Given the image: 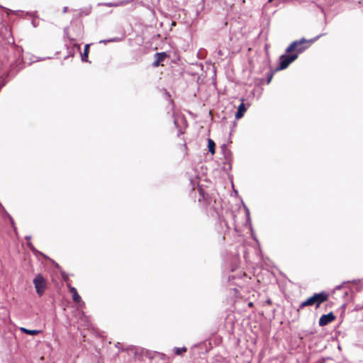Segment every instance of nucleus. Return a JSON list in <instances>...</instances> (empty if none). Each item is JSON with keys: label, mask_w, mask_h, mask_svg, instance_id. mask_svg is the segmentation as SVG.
I'll use <instances>...</instances> for the list:
<instances>
[{"label": "nucleus", "mask_w": 363, "mask_h": 363, "mask_svg": "<svg viewBox=\"0 0 363 363\" xmlns=\"http://www.w3.org/2000/svg\"><path fill=\"white\" fill-rule=\"evenodd\" d=\"M335 318L334 314L330 312L328 314L323 315L319 319V325L325 326L328 323H331Z\"/></svg>", "instance_id": "obj_5"}, {"label": "nucleus", "mask_w": 363, "mask_h": 363, "mask_svg": "<svg viewBox=\"0 0 363 363\" xmlns=\"http://www.w3.org/2000/svg\"><path fill=\"white\" fill-rule=\"evenodd\" d=\"M67 7H65L64 9H63V12L65 13L67 12Z\"/></svg>", "instance_id": "obj_18"}, {"label": "nucleus", "mask_w": 363, "mask_h": 363, "mask_svg": "<svg viewBox=\"0 0 363 363\" xmlns=\"http://www.w3.org/2000/svg\"><path fill=\"white\" fill-rule=\"evenodd\" d=\"M69 290L70 293L72 294V299L76 303H79L82 301L81 296L79 295L77 289L71 286L70 285H68Z\"/></svg>", "instance_id": "obj_7"}, {"label": "nucleus", "mask_w": 363, "mask_h": 363, "mask_svg": "<svg viewBox=\"0 0 363 363\" xmlns=\"http://www.w3.org/2000/svg\"><path fill=\"white\" fill-rule=\"evenodd\" d=\"M124 36L122 37H115L113 38L107 39V40H101L99 41V43L106 44L107 43H117L121 42L123 40Z\"/></svg>", "instance_id": "obj_9"}, {"label": "nucleus", "mask_w": 363, "mask_h": 363, "mask_svg": "<svg viewBox=\"0 0 363 363\" xmlns=\"http://www.w3.org/2000/svg\"><path fill=\"white\" fill-rule=\"evenodd\" d=\"M246 211H247V215H249V210L247 208H246Z\"/></svg>", "instance_id": "obj_21"}, {"label": "nucleus", "mask_w": 363, "mask_h": 363, "mask_svg": "<svg viewBox=\"0 0 363 363\" xmlns=\"http://www.w3.org/2000/svg\"><path fill=\"white\" fill-rule=\"evenodd\" d=\"M218 55H222V52L220 50L218 51Z\"/></svg>", "instance_id": "obj_20"}, {"label": "nucleus", "mask_w": 363, "mask_h": 363, "mask_svg": "<svg viewBox=\"0 0 363 363\" xmlns=\"http://www.w3.org/2000/svg\"><path fill=\"white\" fill-rule=\"evenodd\" d=\"M89 44H86L84 47V52L82 54V60L84 61V62H87V58H88V54H89Z\"/></svg>", "instance_id": "obj_12"}, {"label": "nucleus", "mask_w": 363, "mask_h": 363, "mask_svg": "<svg viewBox=\"0 0 363 363\" xmlns=\"http://www.w3.org/2000/svg\"><path fill=\"white\" fill-rule=\"evenodd\" d=\"M246 110H247V108L245 107V104L241 103L238 108L237 112L235 113V118H237V119L241 118L244 116V113H245Z\"/></svg>", "instance_id": "obj_8"}, {"label": "nucleus", "mask_w": 363, "mask_h": 363, "mask_svg": "<svg viewBox=\"0 0 363 363\" xmlns=\"http://www.w3.org/2000/svg\"><path fill=\"white\" fill-rule=\"evenodd\" d=\"M186 347H175L174 348V353L177 354V355H181L184 352H185L186 351Z\"/></svg>", "instance_id": "obj_13"}, {"label": "nucleus", "mask_w": 363, "mask_h": 363, "mask_svg": "<svg viewBox=\"0 0 363 363\" xmlns=\"http://www.w3.org/2000/svg\"><path fill=\"white\" fill-rule=\"evenodd\" d=\"M208 151L213 155L215 153L216 143L212 139H208Z\"/></svg>", "instance_id": "obj_11"}, {"label": "nucleus", "mask_w": 363, "mask_h": 363, "mask_svg": "<svg viewBox=\"0 0 363 363\" xmlns=\"http://www.w3.org/2000/svg\"><path fill=\"white\" fill-rule=\"evenodd\" d=\"M11 222L12 224H13V221L12 218H11Z\"/></svg>", "instance_id": "obj_23"}, {"label": "nucleus", "mask_w": 363, "mask_h": 363, "mask_svg": "<svg viewBox=\"0 0 363 363\" xmlns=\"http://www.w3.org/2000/svg\"><path fill=\"white\" fill-rule=\"evenodd\" d=\"M124 2L123 1H118V2H116V3H106L104 4L105 6H122L123 5Z\"/></svg>", "instance_id": "obj_14"}, {"label": "nucleus", "mask_w": 363, "mask_h": 363, "mask_svg": "<svg viewBox=\"0 0 363 363\" xmlns=\"http://www.w3.org/2000/svg\"><path fill=\"white\" fill-rule=\"evenodd\" d=\"M249 306H252V303H249Z\"/></svg>", "instance_id": "obj_22"}, {"label": "nucleus", "mask_w": 363, "mask_h": 363, "mask_svg": "<svg viewBox=\"0 0 363 363\" xmlns=\"http://www.w3.org/2000/svg\"><path fill=\"white\" fill-rule=\"evenodd\" d=\"M28 247H30V249L34 252H37V250L34 248L33 245H32L31 242H28Z\"/></svg>", "instance_id": "obj_15"}, {"label": "nucleus", "mask_w": 363, "mask_h": 363, "mask_svg": "<svg viewBox=\"0 0 363 363\" xmlns=\"http://www.w3.org/2000/svg\"><path fill=\"white\" fill-rule=\"evenodd\" d=\"M33 284L37 294L42 296L45 289V279L40 274H38L33 279Z\"/></svg>", "instance_id": "obj_4"}, {"label": "nucleus", "mask_w": 363, "mask_h": 363, "mask_svg": "<svg viewBox=\"0 0 363 363\" xmlns=\"http://www.w3.org/2000/svg\"><path fill=\"white\" fill-rule=\"evenodd\" d=\"M321 36V35H318L317 37L310 40H306L305 38H301L299 40H295L292 42L289 46L286 48V52L289 53L293 51L295 52L294 54H298V55L303 52L304 50H306L308 47L309 45L308 43H311L315 42L317 39H318Z\"/></svg>", "instance_id": "obj_1"}, {"label": "nucleus", "mask_w": 363, "mask_h": 363, "mask_svg": "<svg viewBox=\"0 0 363 363\" xmlns=\"http://www.w3.org/2000/svg\"><path fill=\"white\" fill-rule=\"evenodd\" d=\"M341 288H342V285H339V286H337L335 287V289H336V290H340Z\"/></svg>", "instance_id": "obj_17"}, {"label": "nucleus", "mask_w": 363, "mask_h": 363, "mask_svg": "<svg viewBox=\"0 0 363 363\" xmlns=\"http://www.w3.org/2000/svg\"><path fill=\"white\" fill-rule=\"evenodd\" d=\"M166 57V54L164 52H157L155 55V61L152 63L154 67H158L161 62L164 60Z\"/></svg>", "instance_id": "obj_6"}, {"label": "nucleus", "mask_w": 363, "mask_h": 363, "mask_svg": "<svg viewBox=\"0 0 363 363\" xmlns=\"http://www.w3.org/2000/svg\"><path fill=\"white\" fill-rule=\"evenodd\" d=\"M272 78V74H271L269 75V77H268V79H267V84H269V83L271 82Z\"/></svg>", "instance_id": "obj_16"}, {"label": "nucleus", "mask_w": 363, "mask_h": 363, "mask_svg": "<svg viewBox=\"0 0 363 363\" xmlns=\"http://www.w3.org/2000/svg\"><path fill=\"white\" fill-rule=\"evenodd\" d=\"M298 57V54L287 55L286 53L282 55L279 60V67L276 68V71L282 70L288 67V66L295 61Z\"/></svg>", "instance_id": "obj_3"}, {"label": "nucleus", "mask_w": 363, "mask_h": 363, "mask_svg": "<svg viewBox=\"0 0 363 363\" xmlns=\"http://www.w3.org/2000/svg\"><path fill=\"white\" fill-rule=\"evenodd\" d=\"M328 299V295L325 292H320L318 294H314L312 296L308 298L305 301H303L300 303L297 311H299L301 309L303 308L306 306H310L315 305L316 308H318L319 306L325 301Z\"/></svg>", "instance_id": "obj_2"}, {"label": "nucleus", "mask_w": 363, "mask_h": 363, "mask_svg": "<svg viewBox=\"0 0 363 363\" xmlns=\"http://www.w3.org/2000/svg\"><path fill=\"white\" fill-rule=\"evenodd\" d=\"M20 330L21 332L30 335H35L40 333V330H29L25 328H21Z\"/></svg>", "instance_id": "obj_10"}, {"label": "nucleus", "mask_w": 363, "mask_h": 363, "mask_svg": "<svg viewBox=\"0 0 363 363\" xmlns=\"http://www.w3.org/2000/svg\"><path fill=\"white\" fill-rule=\"evenodd\" d=\"M30 238H31L30 236H26V240H29L30 239Z\"/></svg>", "instance_id": "obj_19"}]
</instances>
